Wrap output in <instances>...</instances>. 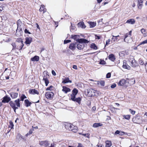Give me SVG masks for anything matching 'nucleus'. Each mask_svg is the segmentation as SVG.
Wrapping results in <instances>:
<instances>
[{"mask_svg": "<svg viewBox=\"0 0 147 147\" xmlns=\"http://www.w3.org/2000/svg\"><path fill=\"white\" fill-rule=\"evenodd\" d=\"M76 42L79 43L77 44V48L79 50L83 49L85 47L84 44L88 43L89 41L85 38H81L76 40Z\"/></svg>", "mask_w": 147, "mask_h": 147, "instance_id": "obj_1", "label": "nucleus"}, {"mask_svg": "<svg viewBox=\"0 0 147 147\" xmlns=\"http://www.w3.org/2000/svg\"><path fill=\"white\" fill-rule=\"evenodd\" d=\"M96 91L92 89L88 90H87V94L89 97H93L95 96Z\"/></svg>", "mask_w": 147, "mask_h": 147, "instance_id": "obj_2", "label": "nucleus"}, {"mask_svg": "<svg viewBox=\"0 0 147 147\" xmlns=\"http://www.w3.org/2000/svg\"><path fill=\"white\" fill-rule=\"evenodd\" d=\"M140 118V115L139 114H137L135 117L133 118L132 121L135 123H140L141 121Z\"/></svg>", "mask_w": 147, "mask_h": 147, "instance_id": "obj_3", "label": "nucleus"}, {"mask_svg": "<svg viewBox=\"0 0 147 147\" xmlns=\"http://www.w3.org/2000/svg\"><path fill=\"white\" fill-rule=\"evenodd\" d=\"M129 61L131 63V66L134 67H135L138 65V64L136 61L134 59V57H132L129 59Z\"/></svg>", "mask_w": 147, "mask_h": 147, "instance_id": "obj_4", "label": "nucleus"}, {"mask_svg": "<svg viewBox=\"0 0 147 147\" xmlns=\"http://www.w3.org/2000/svg\"><path fill=\"white\" fill-rule=\"evenodd\" d=\"M54 93L52 92H46L45 96L47 99H51L53 97Z\"/></svg>", "mask_w": 147, "mask_h": 147, "instance_id": "obj_5", "label": "nucleus"}, {"mask_svg": "<svg viewBox=\"0 0 147 147\" xmlns=\"http://www.w3.org/2000/svg\"><path fill=\"white\" fill-rule=\"evenodd\" d=\"M39 144L41 146H43L45 147H47L49 145L50 143L47 140L44 141H39Z\"/></svg>", "mask_w": 147, "mask_h": 147, "instance_id": "obj_6", "label": "nucleus"}, {"mask_svg": "<svg viewBox=\"0 0 147 147\" xmlns=\"http://www.w3.org/2000/svg\"><path fill=\"white\" fill-rule=\"evenodd\" d=\"M70 100L72 101L77 102L79 104L81 103L82 100V98L80 97H78L76 98V97H73L71 98Z\"/></svg>", "mask_w": 147, "mask_h": 147, "instance_id": "obj_7", "label": "nucleus"}, {"mask_svg": "<svg viewBox=\"0 0 147 147\" xmlns=\"http://www.w3.org/2000/svg\"><path fill=\"white\" fill-rule=\"evenodd\" d=\"M11 98L7 95L4 96L3 98L2 102L4 103H8L11 101Z\"/></svg>", "mask_w": 147, "mask_h": 147, "instance_id": "obj_8", "label": "nucleus"}, {"mask_svg": "<svg viewBox=\"0 0 147 147\" xmlns=\"http://www.w3.org/2000/svg\"><path fill=\"white\" fill-rule=\"evenodd\" d=\"M69 128L68 130L69 131H72L74 132H76L77 131V127L71 124H69Z\"/></svg>", "mask_w": 147, "mask_h": 147, "instance_id": "obj_9", "label": "nucleus"}, {"mask_svg": "<svg viewBox=\"0 0 147 147\" xmlns=\"http://www.w3.org/2000/svg\"><path fill=\"white\" fill-rule=\"evenodd\" d=\"M9 104L11 107L13 109L14 112L16 113V110L18 109V107H16L15 104L12 101L9 102Z\"/></svg>", "mask_w": 147, "mask_h": 147, "instance_id": "obj_10", "label": "nucleus"}, {"mask_svg": "<svg viewBox=\"0 0 147 147\" xmlns=\"http://www.w3.org/2000/svg\"><path fill=\"white\" fill-rule=\"evenodd\" d=\"M123 63L122 67L123 68L128 69H130L131 67L129 65H127V61L126 60H123Z\"/></svg>", "mask_w": 147, "mask_h": 147, "instance_id": "obj_11", "label": "nucleus"}, {"mask_svg": "<svg viewBox=\"0 0 147 147\" xmlns=\"http://www.w3.org/2000/svg\"><path fill=\"white\" fill-rule=\"evenodd\" d=\"M78 92V90L76 88H74L72 91V94L70 95L71 98L76 97V95Z\"/></svg>", "mask_w": 147, "mask_h": 147, "instance_id": "obj_12", "label": "nucleus"}, {"mask_svg": "<svg viewBox=\"0 0 147 147\" xmlns=\"http://www.w3.org/2000/svg\"><path fill=\"white\" fill-rule=\"evenodd\" d=\"M76 45L77 44L76 42L71 43L70 44L69 47L70 49L72 50H75L76 48Z\"/></svg>", "mask_w": 147, "mask_h": 147, "instance_id": "obj_13", "label": "nucleus"}, {"mask_svg": "<svg viewBox=\"0 0 147 147\" xmlns=\"http://www.w3.org/2000/svg\"><path fill=\"white\" fill-rule=\"evenodd\" d=\"M62 88V91L65 94H67V92L71 91V89L69 88H68L66 86H63Z\"/></svg>", "mask_w": 147, "mask_h": 147, "instance_id": "obj_14", "label": "nucleus"}, {"mask_svg": "<svg viewBox=\"0 0 147 147\" xmlns=\"http://www.w3.org/2000/svg\"><path fill=\"white\" fill-rule=\"evenodd\" d=\"M29 93L31 94H38L39 92L38 91L35 89H30L29 91Z\"/></svg>", "mask_w": 147, "mask_h": 147, "instance_id": "obj_15", "label": "nucleus"}, {"mask_svg": "<svg viewBox=\"0 0 147 147\" xmlns=\"http://www.w3.org/2000/svg\"><path fill=\"white\" fill-rule=\"evenodd\" d=\"M25 40V43L26 45H30L32 40V39L31 37H26Z\"/></svg>", "mask_w": 147, "mask_h": 147, "instance_id": "obj_16", "label": "nucleus"}, {"mask_svg": "<svg viewBox=\"0 0 147 147\" xmlns=\"http://www.w3.org/2000/svg\"><path fill=\"white\" fill-rule=\"evenodd\" d=\"M138 1V7L139 9H141L143 6V3L144 0H137Z\"/></svg>", "mask_w": 147, "mask_h": 147, "instance_id": "obj_17", "label": "nucleus"}, {"mask_svg": "<svg viewBox=\"0 0 147 147\" xmlns=\"http://www.w3.org/2000/svg\"><path fill=\"white\" fill-rule=\"evenodd\" d=\"M10 95L12 99L16 98L18 96V93L11 92L10 93Z\"/></svg>", "mask_w": 147, "mask_h": 147, "instance_id": "obj_18", "label": "nucleus"}, {"mask_svg": "<svg viewBox=\"0 0 147 147\" xmlns=\"http://www.w3.org/2000/svg\"><path fill=\"white\" fill-rule=\"evenodd\" d=\"M126 83V81L124 79H122L120 80L118 83V85L119 86H123L124 84Z\"/></svg>", "mask_w": 147, "mask_h": 147, "instance_id": "obj_19", "label": "nucleus"}, {"mask_svg": "<svg viewBox=\"0 0 147 147\" xmlns=\"http://www.w3.org/2000/svg\"><path fill=\"white\" fill-rule=\"evenodd\" d=\"M39 59V56L35 55L31 58V60L32 61H38Z\"/></svg>", "mask_w": 147, "mask_h": 147, "instance_id": "obj_20", "label": "nucleus"}, {"mask_svg": "<svg viewBox=\"0 0 147 147\" xmlns=\"http://www.w3.org/2000/svg\"><path fill=\"white\" fill-rule=\"evenodd\" d=\"M108 58L112 61H114L115 59V58L113 54H111L108 56Z\"/></svg>", "mask_w": 147, "mask_h": 147, "instance_id": "obj_21", "label": "nucleus"}, {"mask_svg": "<svg viewBox=\"0 0 147 147\" xmlns=\"http://www.w3.org/2000/svg\"><path fill=\"white\" fill-rule=\"evenodd\" d=\"M88 23L91 28H93L96 25V22H88Z\"/></svg>", "mask_w": 147, "mask_h": 147, "instance_id": "obj_22", "label": "nucleus"}, {"mask_svg": "<svg viewBox=\"0 0 147 147\" xmlns=\"http://www.w3.org/2000/svg\"><path fill=\"white\" fill-rule=\"evenodd\" d=\"M135 21L134 19H129L127 21L126 23L131 24H133L135 23Z\"/></svg>", "mask_w": 147, "mask_h": 147, "instance_id": "obj_23", "label": "nucleus"}, {"mask_svg": "<svg viewBox=\"0 0 147 147\" xmlns=\"http://www.w3.org/2000/svg\"><path fill=\"white\" fill-rule=\"evenodd\" d=\"M24 103L25 106L27 107L30 106L32 104L31 102H30L28 99H26L24 100Z\"/></svg>", "mask_w": 147, "mask_h": 147, "instance_id": "obj_24", "label": "nucleus"}, {"mask_svg": "<svg viewBox=\"0 0 147 147\" xmlns=\"http://www.w3.org/2000/svg\"><path fill=\"white\" fill-rule=\"evenodd\" d=\"M79 26L80 27L82 28H85L86 27V26L84 24V22H79L78 24Z\"/></svg>", "mask_w": 147, "mask_h": 147, "instance_id": "obj_25", "label": "nucleus"}, {"mask_svg": "<svg viewBox=\"0 0 147 147\" xmlns=\"http://www.w3.org/2000/svg\"><path fill=\"white\" fill-rule=\"evenodd\" d=\"M71 81L69 80L68 78H65V79H63L62 82L65 84L67 83H71Z\"/></svg>", "mask_w": 147, "mask_h": 147, "instance_id": "obj_26", "label": "nucleus"}, {"mask_svg": "<svg viewBox=\"0 0 147 147\" xmlns=\"http://www.w3.org/2000/svg\"><path fill=\"white\" fill-rule=\"evenodd\" d=\"M14 102L15 103L17 107H20V100L18 98L15 100Z\"/></svg>", "mask_w": 147, "mask_h": 147, "instance_id": "obj_27", "label": "nucleus"}, {"mask_svg": "<svg viewBox=\"0 0 147 147\" xmlns=\"http://www.w3.org/2000/svg\"><path fill=\"white\" fill-rule=\"evenodd\" d=\"M102 125V123H94L93 125V127L94 128L98 127L99 126H101Z\"/></svg>", "mask_w": 147, "mask_h": 147, "instance_id": "obj_28", "label": "nucleus"}, {"mask_svg": "<svg viewBox=\"0 0 147 147\" xmlns=\"http://www.w3.org/2000/svg\"><path fill=\"white\" fill-rule=\"evenodd\" d=\"M43 80L45 81V85L46 86H47L49 83V80L48 79L47 77H46L45 76L43 78Z\"/></svg>", "mask_w": 147, "mask_h": 147, "instance_id": "obj_29", "label": "nucleus"}, {"mask_svg": "<svg viewBox=\"0 0 147 147\" xmlns=\"http://www.w3.org/2000/svg\"><path fill=\"white\" fill-rule=\"evenodd\" d=\"M112 145V143L111 141H106L105 147H110Z\"/></svg>", "mask_w": 147, "mask_h": 147, "instance_id": "obj_30", "label": "nucleus"}, {"mask_svg": "<svg viewBox=\"0 0 147 147\" xmlns=\"http://www.w3.org/2000/svg\"><path fill=\"white\" fill-rule=\"evenodd\" d=\"M22 136L20 134H18L16 136V138L18 141H20L22 139Z\"/></svg>", "mask_w": 147, "mask_h": 147, "instance_id": "obj_31", "label": "nucleus"}, {"mask_svg": "<svg viewBox=\"0 0 147 147\" xmlns=\"http://www.w3.org/2000/svg\"><path fill=\"white\" fill-rule=\"evenodd\" d=\"M79 36L77 35H72L71 36V38H73L74 40H76H76L79 38H78V37Z\"/></svg>", "mask_w": 147, "mask_h": 147, "instance_id": "obj_32", "label": "nucleus"}, {"mask_svg": "<svg viewBox=\"0 0 147 147\" xmlns=\"http://www.w3.org/2000/svg\"><path fill=\"white\" fill-rule=\"evenodd\" d=\"M9 127L11 128V129L13 128L14 125L12 121H10L9 122Z\"/></svg>", "mask_w": 147, "mask_h": 147, "instance_id": "obj_33", "label": "nucleus"}, {"mask_svg": "<svg viewBox=\"0 0 147 147\" xmlns=\"http://www.w3.org/2000/svg\"><path fill=\"white\" fill-rule=\"evenodd\" d=\"M45 6L43 5H41L40 6V8L39 9V11L40 12H42L43 11V13L45 12Z\"/></svg>", "mask_w": 147, "mask_h": 147, "instance_id": "obj_34", "label": "nucleus"}, {"mask_svg": "<svg viewBox=\"0 0 147 147\" xmlns=\"http://www.w3.org/2000/svg\"><path fill=\"white\" fill-rule=\"evenodd\" d=\"M90 47L92 49H97L96 46L94 43L91 44Z\"/></svg>", "mask_w": 147, "mask_h": 147, "instance_id": "obj_35", "label": "nucleus"}, {"mask_svg": "<svg viewBox=\"0 0 147 147\" xmlns=\"http://www.w3.org/2000/svg\"><path fill=\"white\" fill-rule=\"evenodd\" d=\"M26 98V96L24 94H22L20 97V100L23 101L24 99Z\"/></svg>", "mask_w": 147, "mask_h": 147, "instance_id": "obj_36", "label": "nucleus"}, {"mask_svg": "<svg viewBox=\"0 0 147 147\" xmlns=\"http://www.w3.org/2000/svg\"><path fill=\"white\" fill-rule=\"evenodd\" d=\"M24 45L23 43V41H21L20 43V47L19 48H18V49H19V50H22Z\"/></svg>", "mask_w": 147, "mask_h": 147, "instance_id": "obj_37", "label": "nucleus"}, {"mask_svg": "<svg viewBox=\"0 0 147 147\" xmlns=\"http://www.w3.org/2000/svg\"><path fill=\"white\" fill-rule=\"evenodd\" d=\"M98 83H99L102 86H104L105 85V82L104 80H100L98 81Z\"/></svg>", "mask_w": 147, "mask_h": 147, "instance_id": "obj_38", "label": "nucleus"}, {"mask_svg": "<svg viewBox=\"0 0 147 147\" xmlns=\"http://www.w3.org/2000/svg\"><path fill=\"white\" fill-rule=\"evenodd\" d=\"M22 28H20L19 29V30H18V33H16V35H17L18 36H19L20 35H21V33L22 32Z\"/></svg>", "mask_w": 147, "mask_h": 147, "instance_id": "obj_39", "label": "nucleus"}, {"mask_svg": "<svg viewBox=\"0 0 147 147\" xmlns=\"http://www.w3.org/2000/svg\"><path fill=\"white\" fill-rule=\"evenodd\" d=\"M123 117L125 119L129 120L130 118V115H124L123 116Z\"/></svg>", "mask_w": 147, "mask_h": 147, "instance_id": "obj_40", "label": "nucleus"}, {"mask_svg": "<svg viewBox=\"0 0 147 147\" xmlns=\"http://www.w3.org/2000/svg\"><path fill=\"white\" fill-rule=\"evenodd\" d=\"M54 88L53 86L52 85L50 86L49 87L47 88L46 89V90H52Z\"/></svg>", "mask_w": 147, "mask_h": 147, "instance_id": "obj_41", "label": "nucleus"}, {"mask_svg": "<svg viewBox=\"0 0 147 147\" xmlns=\"http://www.w3.org/2000/svg\"><path fill=\"white\" fill-rule=\"evenodd\" d=\"M99 64L100 65H105L106 64V62L104 60L100 59Z\"/></svg>", "mask_w": 147, "mask_h": 147, "instance_id": "obj_42", "label": "nucleus"}, {"mask_svg": "<svg viewBox=\"0 0 147 147\" xmlns=\"http://www.w3.org/2000/svg\"><path fill=\"white\" fill-rule=\"evenodd\" d=\"M146 43H147V39L146 40H145L143 41L142 42H141L139 45L138 46L142 45V44H146Z\"/></svg>", "mask_w": 147, "mask_h": 147, "instance_id": "obj_43", "label": "nucleus"}, {"mask_svg": "<svg viewBox=\"0 0 147 147\" xmlns=\"http://www.w3.org/2000/svg\"><path fill=\"white\" fill-rule=\"evenodd\" d=\"M17 26H20V25H22V22L20 20H18L17 22Z\"/></svg>", "mask_w": 147, "mask_h": 147, "instance_id": "obj_44", "label": "nucleus"}, {"mask_svg": "<svg viewBox=\"0 0 147 147\" xmlns=\"http://www.w3.org/2000/svg\"><path fill=\"white\" fill-rule=\"evenodd\" d=\"M129 111L130 112V113L132 115H134L135 113V111L132 110L131 109H130L129 110Z\"/></svg>", "mask_w": 147, "mask_h": 147, "instance_id": "obj_45", "label": "nucleus"}, {"mask_svg": "<svg viewBox=\"0 0 147 147\" xmlns=\"http://www.w3.org/2000/svg\"><path fill=\"white\" fill-rule=\"evenodd\" d=\"M111 73H108L106 75V78H110L111 76Z\"/></svg>", "mask_w": 147, "mask_h": 147, "instance_id": "obj_46", "label": "nucleus"}, {"mask_svg": "<svg viewBox=\"0 0 147 147\" xmlns=\"http://www.w3.org/2000/svg\"><path fill=\"white\" fill-rule=\"evenodd\" d=\"M139 62L140 64L141 65H143L144 64V62H143V61L142 59H139Z\"/></svg>", "mask_w": 147, "mask_h": 147, "instance_id": "obj_47", "label": "nucleus"}, {"mask_svg": "<svg viewBox=\"0 0 147 147\" xmlns=\"http://www.w3.org/2000/svg\"><path fill=\"white\" fill-rule=\"evenodd\" d=\"M71 42V40H65L64 41V44H66Z\"/></svg>", "mask_w": 147, "mask_h": 147, "instance_id": "obj_48", "label": "nucleus"}, {"mask_svg": "<svg viewBox=\"0 0 147 147\" xmlns=\"http://www.w3.org/2000/svg\"><path fill=\"white\" fill-rule=\"evenodd\" d=\"M70 17L68 15H66L65 16L64 18L65 19H69L70 18Z\"/></svg>", "mask_w": 147, "mask_h": 147, "instance_id": "obj_49", "label": "nucleus"}, {"mask_svg": "<svg viewBox=\"0 0 147 147\" xmlns=\"http://www.w3.org/2000/svg\"><path fill=\"white\" fill-rule=\"evenodd\" d=\"M22 25H20V26H18L17 29L16 30V33H18V30H19V29L20 28H22Z\"/></svg>", "mask_w": 147, "mask_h": 147, "instance_id": "obj_50", "label": "nucleus"}, {"mask_svg": "<svg viewBox=\"0 0 147 147\" xmlns=\"http://www.w3.org/2000/svg\"><path fill=\"white\" fill-rule=\"evenodd\" d=\"M71 26L70 27V29H71L72 30H74L75 29V26H73L72 25L71 23Z\"/></svg>", "mask_w": 147, "mask_h": 147, "instance_id": "obj_51", "label": "nucleus"}, {"mask_svg": "<svg viewBox=\"0 0 147 147\" xmlns=\"http://www.w3.org/2000/svg\"><path fill=\"white\" fill-rule=\"evenodd\" d=\"M24 32L25 33L31 34V33L28 31V30L26 29H25L24 30Z\"/></svg>", "mask_w": 147, "mask_h": 147, "instance_id": "obj_52", "label": "nucleus"}, {"mask_svg": "<svg viewBox=\"0 0 147 147\" xmlns=\"http://www.w3.org/2000/svg\"><path fill=\"white\" fill-rule=\"evenodd\" d=\"M32 133V129H30L28 133L27 134H26V136H27L28 135V134H31Z\"/></svg>", "mask_w": 147, "mask_h": 147, "instance_id": "obj_53", "label": "nucleus"}, {"mask_svg": "<svg viewBox=\"0 0 147 147\" xmlns=\"http://www.w3.org/2000/svg\"><path fill=\"white\" fill-rule=\"evenodd\" d=\"M70 124V123H67L65 125V128L67 129H69V125H69V124Z\"/></svg>", "mask_w": 147, "mask_h": 147, "instance_id": "obj_54", "label": "nucleus"}, {"mask_svg": "<svg viewBox=\"0 0 147 147\" xmlns=\"http://www.w3.org/2000/svg\"><path fill=\"white\" fill-rule=\"evenodd\" d=\"M116 86V84L115 83H113L111 86V88H113L115 87Z\"/></svg>", "mask_w": 147, "mask_h": 147, "instance_id": "obj_55", "label": "nucleus"}, {"mask_svg": "<svg viewBox=\"0 0 147 147\" xmlns=\"http://www.w3.org/2000/svg\"><path fill=\"white\" fill-rule=\"evenodd\" d=\"M120 131L119 130H117L115 132V134L116 135L120 134Z\"/></svg>", "mask_w": 147, "mask_h": 147, "instance_id": "obj_56", "label": "nucleus"}, {"mask_svg": "<svg viewBox=\"0 0 147 147\" xmlns=\"http://www.w3.org/2000/svg\"><path fill=\"white\" fill-rule=\"evenodd\" d=\"M110 42V40L109 39L108 40H107L106 41V42L105 45H107L109 44V43Z\"/></svg>", "mask_w": 147, "mask_h": 147, "instance_id": "obj_57", "label": "nucleus"}, {"mask_svg": "<svg viewBox=\"0 0 147 147\" xmlns=\"http://www.w3.org/2000/svg\"><path fill=\"white\" fill-rule=\"evenodd\" d=\"M55 144L54 143H53L51 144V146L48 147H55Z\"/></svg>", "mask_w": 147, "mask_h": 147, "instance_id": "obj_58", "label": "nucleus"}, {"mask_svg": "<svg viewBox=\"0 0 147 147\" xmlns=\"http://www.w3.org/2000/svg\"><path fill=\"white\" fill-rule=\"evenodd\" d=\"M95 38L96 39H100V36L97 35H95Z\"/></svg>", "mask_w": 147, "mask_h": 147, "instance_id": "obj_59", "label": "nucleus"}, {"mask_svg": "<svg viewBox=\"0 0 147 147\" xmlns=\"http://www.w3.org/2000/svg\"><path fill=\"white\" fill-rule=\"evenodd\" d=\"M77 147H84V146L81 144L79 143Z\"/></svg>", "mask_w": 147, "mask_h": 147, "instance_id": "obj_60", "label": "nucleus"}, {"mask_svg": "<svg viewBox=\"0 0 147 147\" xmlns=\"http://www.w3.org/2000/svg\"><path fill=\"white\" fill-rule=\"evenodd\" d=\"M141 32L142 34H144V33L145 32V30L144 28H142L141 30Z\"/></svg>", "mask_w": 147, "mask_h": 147, "instance_id": "obj_61", "label": "nucleus"}, {"mask_svg": "<svg viewBox=\"0 0 147 147\" xmlns=\"http://www.w3.org/2000/svg\"><path fill=\"white\" fill-rule=\"evenodd\" d=\"M52 73L53 76H55L56 75L55 72L53 70L52 71Z\"/></svg>", "mask_w": 147, "mask_h": 147, "instance_id": "obj_62", "label": "nucleus"}, {"mask_svg": "<svg viewBox=\"0 0 147 147\" xmlns=\"http://www.w3.org/2000/svg\"><path fill=\"white\" fill-rule=\"evenodd\" d=\"M73 68L75 69H77V66L76 65H73Z\"/></svg>", "mask_w": 147, "mask_h": 147, "instance_id": "obj_63", "label": "nucleus"}, {"mask_svg": "<svg viewBox=\"0 0 147 147\" xmlns=\"http://www.w3.org/2000/svg\"><path fill=\"white\" fill-rule=\"evenodd\" d=\"M96 147H104V146L103 145L101 144L100 146L98 144L96 146Z\"/></svg>", "mask_w": 147, "mask_h": 147, "instance_id": "obj_64", "label": "nucleus"}]
</instances>
